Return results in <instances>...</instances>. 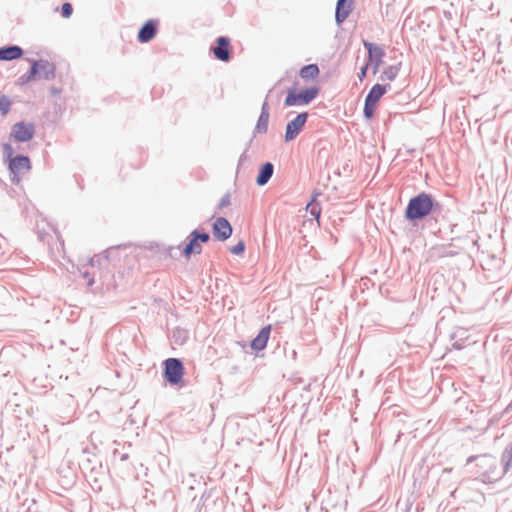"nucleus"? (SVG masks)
<instances>
[{
	"mask_svg": "<svg viewBox=\"0 0 512 512\" xmlns=\"http://www.w3.org/2000/svg\"><path fill=\"white\" fill-rule=\"evenodd\" d=\"M432 208V197L423 192L410 199L405 216L409 220L422 219L431 213Z\"/></svg>",
	"mask_w": 512,
	"mask_h": 512,
	"instance_id": "nucleus-1",
	"label": "nucleus"
},
{
	"mask_svg": "<svg viewBox=\"0 0 512 512\" xmlns=\"http://www.w3.org/2000/svg\"><path fill=\"white\" fill-rule=\"evenodd\" d=\"M55 76V67L53 64L47 61H35L27 75H23L19 78L18 84L23 85L36 77L43 79H53Z\"/></svg>",
	"mask_w": 512,
	"mask_h": 512,
	"instance_id": "nucleus-2",
	"label": "nucleus"
},
{
	"mask_svg": "<svg viewBox=\"0 0 512 512\" xmlns=\"http://www.w3.org/2000/svg\"><path fill=\"white\" fill-rule=\"evenodd\" d=\"M319 94V88L314 86L307 88L299 93L289 90L285 99L286 106H301L310 103Z\"/></svg>",
	"mask_w": 512,
	"mask_h": 512,
	"instance_id": "nucleus-3",
	"label": "nucleus"
},
{
	"mask_svg": "<svg viewBox=\"0 0 512 512\" xmlns=\"http://www.w3.org/2000/svg\"><path fill=\"white\" fill-rule=\"evenodd\" d=\"M387 87L382 84H375L365 98L364 115L367 119L374 116L377 104L381 97L386 93Z\"/></svg>",
	"mask_w": 512,
	"mask_h": 512,
	"instance_id": "nucleus-4",
	"label": "nucleus"
},
{
	"mask_svg": "<svg viewBox=\"0 0 512 512\" xmlns=\"http://www.w3.org/2000/svg\"><path fill=\"white\" fill-rule=\"evenodd\" d=\"M164 374L170 384H180L184 375L183 364L179 359L168 358L164 361Z\"/></svg>",
	"mask_w": 512,
	"mask_h": 512,
	"instance_id": "nucleus-5",
	"label": "nucleus"
},
{
	"mask_svg": "<svg viewBox=\"0 0 512 512\" xmlns=\"http://www.w3.org/2000/svg\"><path fill=\"white\" fill-rule=\"evenodd\" d=\"M210 239L208 233H199L194 230L190 233V240L183 249V255L186 259H190L192 255H199L202 252L201 243H206Z\"/></svg>",
	"mask_w": 512,
	"mask_h": 512,
	"instance_id": "nucleus-6",
	"label": "nucleus"
},
{
	"mask_svg": "<svg viewBox=\"0 0 512 512\" xmlns=\"http://www.w3.org/2000/svg\"><path fill=\"white\" fill-rule=\"evenodd\" d=\"M31 169V162L27 156H15L9 161V170L13 174L12 181L18 184L22 176L27 174Z\"/></svg>",
	"mask_w": 512,
	"mask_h": 512,
	"instance_id": "nucleus-7",
	"label": "nucleus"
},
{
	"mask_svg": "<svg viewBox=\"0 0 512 512\" xmlns=\"http://www.w3.org/2000/svg\"><path fill=\"white\" fill-rule=\"evenodd\" d=\"M34 135V125L32 123L19 122L12 127L11 137L18 142H27Z\"/></svg>",
	"mask_w": 512,
	"mask_h": 512,
	"instance_id": "nucleus-8",
	"label": "nucleus"
},
{
	"mask_svg": "<svg viewBox=\"0 0 512 512\" xmlns=\"http://www.w3.org/2000/svg\"><path fill=\"white\" fill-rule=\"evenodd\" d=\"M308 118V113L303 112L298 114L292 121L286 126L285 140L291 141L297 137L302 128L304 127Z\"/></svg>",
	"mask_w": 512,
	"mask_h": 512,
	"instance_id": "nucleus-9",
	"label": "nucleus"
},
{
	"mask_svg": "<svg viewBox=\"0 0 512 512\" xmlns=\"http://www.w3.org/2000/svg\"><path fill=\"white\" fill-rule=\"evenodd\" d=\"M364 46L368 51L369 62L373 65V73L376 74L383 62L385 52L372 43L364 42Z\"/></svg>",
	"mask_w": 512,
	"mask_h": 512,
	"instance_id": "nucleus-10",
	"label": "nucleus"
},
{
	"mask_svg": "<svg viewBox=\"0 0 512 512\" xmlns=\"http://www.w3.org/2000/svg\"><path fill=\"white\" fill-rule=\"evenodd\" d=\"M213 234L221 241L228 239L232 234V227L227 219L218 217L213 223Z\"/></svg>",
	"mask_w": 512,
	"mask_h": 512,
	"instance_id": "nucleus-11",
	"label": "nucleus"
},
{
	"mask_svg": "<svg viewBox=\"0 0 512 512\" xmlns=\"http://www.w3.org/2000/svg\"><path fill=\"white\" fill-rule=\"evenodd\" d=\"M213 48V54L216 59L228 62L230 60V40L227 37H219Z\"/></svg>",
	"mask_w": 512,
	"mask_h": 512,
	"instance_id": "nucleus-12",
	"label": "nucleus"
},
{
	"mask_svg": "<svg viewBox=\"0 0 512 512\" xmlns=\"http://www.w3.org/2000/svg\"><path fill=\"white\" fill-rule=\"evenodd\" d=\"M158 21L157 20H148L142 26L138 33V40L141 43H146L152 40L157 32Z\"/></svg>",
	"mask_w": 512,
	"mask_h": 512,
	"instance_id": "nucleus-13",
	"label": "nucleus"
},
{
	"mask_svg": "<svg viewBox=\"0 0 512 512\" xmlns=\"http://www.w3.org/2000/svg\"><path fill=\"white\" fill-rule=\"evenodd\" d=\"M271 333V325L264 326L258 333V335L251 341V348L255 351L263 350L269 340Z\"/></svg>",
	"mask_w": 512,
	"mask_h": 512,
	"instance_id": "nucleus-14",
	"label": "nucleus"
},
{
	"mask_svg": "<svg viewBox=\"0 0 512 512\" xmlns=\"http://www.w3.org/2000/svg\"><path fill=\"white\" fill-rule=\"evenodd\" d=\"M353 6V0H338L336 7V20L343 22L350 14Z\"/></svg>",
	"mask_w": 512,
	"mask_h": 512,
	"instance_id": "nucleus-15",
	"label": "nucleus"
},
{
	"mask_svg": "<svg viewBox=\"0 0 512 512\" xmlns=\"http://www.w3.org/2000/svg\"><path fill=\"white\" fill-rule=\"evenodd\" d=\"M23 55V50L19 46H9L0 48V61H10L19 59Z\"/></svg>",
	"mask_w": 512,
	"mask_h": 512,
	"instance_id": "nucleus-16",
	"label": "nucleus"
},
{
	"mask_svg": "<svg viewBox=\"0 0 512 512\" xmlns=\"http://www.w3.org/2000/svg\"><path fill=\"white\" fill-rule=\"evenodd\" d=\"M269 122V110L267 103H264L262 106V111L259 116L258 122L255 127L256 133L264 134L268 129Z\"/></svg>",
	"mask_w": 512,
	"mask_h": 512,
	"instance_id": "nucleus-17",
	"label": "nucleus"
},
{
	"mask_svg": "<svg viewBox=\"0 0 512 512\" xmlns=\"http://www.w3.org/2000/svg\"><path fill=\"white\" fill-rule=\"evenodd\" d=\"M273 174V165L269 162L265 163L261 169H260V173L257 177V184L262 186L264 184H266L269 179L271 178Z\"/></svg>",
	"mask_w": 512,
	"mask_h": 512,
	"instance_id": "nucleus-18",
	"label": "nucleus"
},
{
	"mask_svg": "<svg viewBox=\"0 0 512 512\" xmlns=\"http://www.w3.org/2000/svg\"><path fill=\"white\" fill-rule=\"evenodd\" d=\"M399 71H400V64L388 66L383 70V72L380 76V79L383 82H392L398 76Z\"/></svg>",
	"mask_w": 512,
	"mask_h": 512,
	"instance_id": "nucleus-19",
	"label": "nucleus"
},
{
	"mask_svg": "<svg viewBox=\"0 0 512 512\" xmlns=\"http://www.w3.org/2000/svg\"><path fill=\"white\" fill-rule=\"evenodd\" d=\"M319 75V68L316 64L304 66L300 70V76L303 79H314Z\"/></svg>",
	"mask_w": 512,
	"mask_h": 512,
	"instance_id": "nucleus-20",
	"label": "nucleus"
},
{
	"mask_svg": "<svg viewBox=\"0 0 512 512\" xmlns=\"http://www.w3.org/2000/svg\"><path fill=\"white\" fill-rule=\"evenodd\" d=\"M317 195H315L312 199V201L307 205L306 209L310 212L311 215H313L317 220L320 217L321 210L317 204H315Z\"/></svg>",
	"mask_w": 512,
	"mask_h": 512,
	"instance_id": "nucleus-21",
	"label": "nucleus"
},
{
	"mask_svg": "<svg viewBox=\"0 0 512 512\" xmlns=\"http://www.w3.org/2000/svg\"><path fill=\"white\" fill-rule=\"evenodd\" d=\"M11 102L5 95H0V111L3 115H6L10 110Z\"/></svg>",
	"mask_w": 512,
	"mask_h": 512,
	"instance_id": "nucleus-22",
	"label": "nucleus"
},
{
	"mask_svg": "<svg viewBox=\"0 0 512 512\" xmlns=\"http://www.w3.org/2000/svg\"><path fill=\"white\" fill-rule=\"evenodd\" d=\"M245 245L243 241L238 242L230 248V252L235 255H241L244 252Z\"/></svg>",
	"mask_w": 512,
	"mask_h": 512,
	"instance_id": "nucleus-23",
	"label": "nucleus"
},
{
	"mask_svg": "<svg viewBox=\"0 0 512 512\" xmlns=\"http://www.w3.org/2000/svg\"><path fill=\"white\" fill-rule=\"evenodd\" d=\"M73 8L70 3H64L61 8V13L64 18H69L72 15Z\"/></svg>",
	"mask_w": 512,
	"mask_h": 512,
	"instance_id": "nucleus-24",
	"label": "nucleus"
},
{
	"mask_svg": "<svg viewBox=\"0 0 512 512\" xmlns=\"http://www.w3.org/2000/svg\"><path fill=\"white\" fill-rule=\"evenodd\" d=\"M3 150H4V153L8 157L9 160L11 158H14L13 157V148H12V146L10 144H4L3 145Z\"/></svg>",
	"mask_w": 512,
	"mask_h": 512,
	"instance_id": "nucleus-25",
	"label": "nucleus"
},
{
	"mask_svg": "<svg viewBox=\"0 0 512 512\" xmlns=\"http://www.w3.org/2000/svg\"><path fill=\"white\" fill-rule=\"evenodd\" d=\"M368 63L366 65H364L362 68H361V71L359 73V79L360 81H363V79L366 77L367 75V69H368Z\"/></svg>",
	"mask_w": 512,
	"mask_h": 512,
	"instance_id": "nucleus-26",
	"label": "nucleus"
},
{
	"mask_svg": "<svg viewBox=\"0 0 512 512\" xmlns=\"http://www.w3.org/2000/svg\"><path fill=\"white\" fill-rule=\"evenodd\" d=\"M228 203H229V199H228V197H227V198H225V199H223V200H222V202H221V204H220V207H223V206L227 205Z\"/></svg>",
	"mask_w": 512,
	"mask_h": 512,
	"instance_id": "nucleus-27",
	"label": "nucleus"
}]
</instances>
